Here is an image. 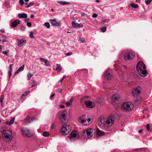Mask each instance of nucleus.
<instances>
[{"label": "nucleus", "instance_id": "obj_1", "mask_svg": "<svg viewBox=\"0 0 152 152\" xmlns=\"http://www.w3.org/2000/svg\"><path fill=\"white\" fill-rule=\"evenodd\" d=\"M115 122V119L113 115H109L107 118L106 121L103 116H101L98 119V122L99 127L102 129H106L107 125L111 126Z\"/></svg>", "mask_w": 152, "mask_h": 152}, {"label": "nucleus", "instance_id": "obj_2", "mask_svg": "<svg viewBox=\"0 0 152 152\" xmlns=\"http://www.w3.org/2000/svg\"><path fill=\"white\" fill-rule=\"evenodd\" d=\"M78 121L84 126L89 125L92 122V119L88 118L86 115L80 116L78 118Z\"/></svg>", "mask_w": 152, "mask_h": 152}, {"label": "nucleus", "instance_id": "obj_3", "mask_svg": "<svg viewBox=\"0 0 152 152\" xmlns=\"http://www.w3.org/2000/svg\"><path fill=\"white\" fill-rule=\"evenodd\" d=\"M1 132L3 135V138L4 141L8 142L12 139V133L10 130H3L1 131Z\"/></svg>", "mask_w": 152, "mask_h": 152}, {"label": "nucleus", "instance_id": "obj_4", "mask_svg": "<svg viewBox=\"0 0 152 152\" xmlns=\"http://www.w3.org/2000/svg\"><path fill=\"white\" fill-rule=\"evenodd\" d=\"M134 108V104L130 102H125L121 105V109L124 111H129Z\"/></svg>", "mask_w": 152, "mask_h": 152}, {"label": "nucleus", "instance_id": "obj_5", "mask_svg": "<svg viewBox=\"0 0 152 152\" xmlns=\"http://www.w3.org/2000/svg\"><path fill=\"white\" fill-rule=\"evenodd\" d=\"M95 132L94 129H89L84 130L83 132V135L85 138H89L92 137L93 134Z\"/></svg>", "mask_w": 152, "mask_h": 152}, {"label": "nucleus", "instance_id": "obj_6", "mask_svg": "<svg viewBox=\"0 0 152 152\" xmlns=\"http://www.w3.org/2000/svg\"><path fill=\"white\" fill-rule=\"evenodd\" d=\"M142 90V87L140 86H137L136 88H133L132 92V96L134 97L139 96L141 94V90Z\"/></svg>", "mask_w": 152, "mask_h": 152}, {"label": "nucleus", "instance_id": "obj_7", "mask_svg": "<svg viewBox=\"0 0 152 152\" xmlns=\"http://www.w3.org/2000/svg\"><path fill=\"white\" fill-rule=\"evenodd\" d=\"M71 130V128L69 125H64L61 127V133L64 135L67 134Z\"/></svg>", "mask_w": 152, "mask_h": 152}, {"label": "nucleus", "instance_id": "obj_8", "mask_svg": "<svg viewBox=\"0 0 152 152\" xmlns=\"http://www.w3.org/2000/svg\"><path fill=\"white\" fill-rule=\"evenodd\" d=\"M67 112L66 111H64L61 113L59 118L61 121L62 123H66L67 121Z\"/></svg>", "mask_w": 152, "mask_h": 152}, {"label": "nucleus", "instance_id": "obj_9", "mask_svg": "<svg viewBox=\"0 0 152 152\" xmlns=\"http://www.w3.org/2000/svg\"><path fill=\"white\" fill-rule=\"evenodd\" d=\"M136 69L139 74L142 77V61H139L136 65Z\"/></svg>", "mask_w": 152, "mask_h": 152}, {"label": "nucleus", "instance_id": "obj_10", "mask_svg": "<svg viewBox=\"0 0 152 152\" xmlns=\"http://www.w3.org/2000/svg\"><path fill=\"white\" fill-rule=\"evenodd\" d=\"M134 57V53L130 52L126 53L124 55V59L125 61L133 59Z\"/></svg>", "mask_w": 152, "mask_h": 152}, {"label": "nucleus", "instance_id": "obj_11", "mask_svg": "<svg viewBox=\"0 0 152 152\" xmlns=\"http://www.w3.org/2000/svg\"><path fill=\"white\" fill-rule=\"evenodd\" d=\"M21 131L22 134L25 137H30L32 135L30 130L27 128H23L21 129Z\"/></svg>", "mask_w": 152, "mask_h": 152}, {"label": "nucleus", "instance_id": "obj_12", "mask_svg": "<svg viewBox=\"0 0 152 152\" xmlns=\"http://www.w3.org/2000/svg\"><path fill=\"white\" fill-rule=\"evenodd\" d=\"M78 133L77 131H73L70 134L69 139L71 141L75 140L78 137Z\"/></svg>", "mask_w": 152, "mask_h": 152}, {"label": "nucleus", "instance_id": "obj_13", "mask_svg": "<svg viewBox=\"0 0 152 152\" xmlns=\"http://www.w3.org/2000/svg\"><path fill=\"white\" fill-rule=\"evenodd\" d=\"M104 78L107 80L111 79L113 76L111 74L107 71H106L103 74Z\"/></svg>", "mask_w": 152, "mask_h": 152}, {"label": "nucleus", "instance_id": "obj_14", "mask_svg": "<svg viewBox=\"0 0 152 152\" xmlns=\"http://www.w3.org/2000/svg\"><path fill=\"white\" fill-rule=\"evenodd\" d=\"M85 104L87 107L93 108L95 106L94 103L90 100L85 101Z\"/></svg>", "mask_w": 152, "mask_h": 152}, {"label": "nucleus", "instance_id": "obj_15", "mask_svg": "<svg viewBox=\"0 0 152 152\" xmlns=\"http://www.w3.org/2000/svg\"><path fill=\"white\" fill-rule=\"evenodd\" d=\"M120 98V95L118 94H115L113 95L112 97V103L114 102L115 103H118L119 99Z\"/></svg>", "mask_w": 152, "mask_h": 152}, {"label": "nucleus", "instance_id": "obj_16", "mask_svg": "<svg viewBox=\"0 0 152 152\" xmlns=\"http://www.w3.org/2000/svg\"><path fill=\"white\" fill-rule=\"evenodd\" d=\"M17 45L19 47H21L23 45V43L26 42V40L25 39H17Z\"/></svg>", "mask_w": 152, "mask_h": 152}, {"label": "nucleus", "instance_id": "obj_17", "mask_svg": "<svg viewBox=\"0 0 152 152\" xmlns=\"http://www.w3.org/2000/svg\"><path fill=\"white\" fill-rule=\"evenodd\" d=\"M50 22L52 25L55 26H59L61 25V23L57 22L55 19L50 20Z\"/></svg>", "mask_w": 152, "mask_h": 152}, {"label": "nucleus", "instance_id": "obj_18", "mask_svg": "<svg viewBox=\"0 0 152 152\" xmlns=\"http://www.w3.org/2000/svg\"><path fill=\"white\" fill-rule=\"evenodd\" d=\"M120 65L121 66V67H124L125 69H126L127 67L126 65L124 64H119V65H117V64H115L114 65V67L115 71L118 72L121 70V69L120 68Z\"/></svg>", "mask_w": 152, "mask_h": 152}, {"label": "nucleus", "instance_id": "obj_19", "mask_svg": "<svg viewBox=\"0 0 152 152\" xmlns=\"http://www.w3.org/2000/svg\"><path fill=\"white\" fill-rule=\"evenodd\" d=\"M72 25L73 27L77 28L82 27L83 26L82 24L80 23L78 24V23H76L75 21H73L72 22Z\"/></svg>", "mask_w": 152, "mask_h": 152}, {"label": "nucleus", "instance_id": "obj_20", "mask_svg": "<svg viewBox=\"0 0 152 152\" xmlns=\"http://www.w3.org/2000/svg\"><path fill=\"white\" fill-rule=\"evenodd\" d=\"M96 102L100 104H102L104 102V99L102 97H99L96 99Z\"/></svg>", "mask_w": 152, "mask_h": 152}, {"label": "nucleus", "instance_id": "obj_21", "mask_svg": "<svg viewBox=\"0 0 152 152\" xmlns=\"http://www.w3.org/2000/svg\"><path fill=\"white\" fill-rule=\"evenodd\" d=\"M20 20H15L12 23V26L14 28L16 27L17 25L20 23Z\"/></svg>", "mask_w": 152, "mask_h": 152}, {"label": "nucleus", "instance_id": "obj_22", "mask_svg": "<svg viewBox=\"0 0 152 152\" xmlns=\"http://www.w3.org/2000/svg\"><path fill=\"white\" fill-rule=\"evenodd\" d=\"M27 14L23 13H19L18 15V17L20 19L22 18H26L27 17Z\"/></svg>", "mask_w": 152, "mask_h": 152}, {"label": "nucleus", "instance_id": "obj_23", "mask_svg": "<svg viewBox=\"0 0 152 152\" xmlns=\"http://www.w3.org/2000/svg\"><path fill=\"white\" fill-rule=\"evenodd\" d=\"M35 119V118L34 117L33 118L31 119V120L30 119V118H28L26 119H24L23 121L25 124H27L30 123L31 121H33Z\"/></svg>", "mask_w": 152, "mask_h": 152}, {"label": "nucleus", "instance_id": "obj_24", "mask_svg": "<svg viewBox=\"0 0 152 152\" xmlns=\"http://www.w3.org/2000/svg\"><path fill=\"white\" fill-rule=\"evenodd\" d=\"M96 132V134L99 136H102L104 134V133L103 132L100 131L98 129H97Z\"/></svg>", "mask_w": 152, "mask_h": 152}, {"label": "nucleus", "instance_id": "obj_25", "mask_svg": "<svg viewBox=\"0 0 152 152\" xmlns=\"http://www.w3.org/2000/svg\"><path fill=\"white\" fill-rule=\"evenodd\" d=\"M15 120V117H14L12 118L10 121H7L6 122V124L8 125H11L12 124Z\"/></svg>", "mask_w": 152, "mask_h": 152}, {"label": "nucleus", "instance_id": "obj_26", "mask_svg": "<svg viewBox=\"0 0 152 152\" xmlns=\"http://www.w3.org/2000/svg\"><path fill=\"white\" fill-rule=\"evenodd\" d=\"M111 115H113V116L114 117V118H116L117 119L119 118V117L121 116V115L120 113L117 112L114 113L113 114H111Z\"/></svg>", "mask_w": 152, "mask_h": 152}, {"label": "nucleus", "instance_id": "obj_27", "mask_svg": "<svg viewBox=\"0 0 152 152\" xmlns=\"http://www.w3.org/2000/svg\"><path fill=\"white\" fill-rule=\"evenodd\" d=\"M57 2L62 5H66L70 4V3L66 1H58Z\"/></svg>", "mask_w": 152, "mask_h": 152}, {"label": "nucleus", "instance_id": "obj_28", "mask_svg": "<svg viewBox=\"0 0 152 152\" xmlns=\"http://www.w3.org/2000/svg\"><path fill=\"white\" fill-rule=\"evenodd\" d=\"M73 101V100L72 99H70L69 101L66 102L65 103L66 105L67 106H69L70 105H71L72 104V102Z\"/></svg>", "mask_w": 152, "mask_h": 152}, {"label": "nucleus", "instance_id": "obj_29", "mask_svg": "<svg viewBox=\"0 0 152 152\" xmlns=\"http://www.w3.org/2000/svg\"><path fill=\"white\" fill-rule=\"evenodd\" d=\"M61 69V67L59 64H57L56 65V70L57 72H59Z\"/></svg>", "mask_w": 152, "mask_h": 152}, {"label": "nucleus", "instance_id": "obj_30", "mask_svg": "<svg viewBox=\"0 0 152 152\" xmlns=\"http://www.w3.org/2000/svg\"><path fill=\"white\" fill-rule=\"evenodd\" d=\"M130 6L132 7H133V8H137L138 7V5L137 4H135L133 2L132 3L130 4Z\"/></svg>", "mask_w": 152, "mask_h": 152}, {"label": "nucleus", "instance_id": "obj_31", "mask_svg": "<svg viewBox=\"0 0 152 152\" xmlns=\"http://www.w3.org/2000/svg\"><path fill=\"white\" fill-rule=\"evenodd\" d=\"M42 134L44 137H47L50 134L49 132H44Z\"/></svg>", "mask_w": 152, "mask_h": 152}, {"label": "nucleus", "instance_id": "obj_32", "mask_svg": "<svg viewBox=\"0 0 152 152\" xmlns=\"http://www.w3.org/2000/svg\"><path fill=\"white\" fill-rule=\"evenodd\" d=\"M148 72L146 70H143V77L146 76Z\"/></svg>", "mask_w": 152, "mask_h": 152}, {"label": "nucleus", "instance_id": "obj_33", "mask_svg": "<svg viewBox=\"0 0 152 152\" xmlns=\"http://www.w3.org/2000/svg\"><path fill=\"white\" fill-rule=\"evenodd\" d=\"M100 29L103 32H104L106 31L107 28L106 26H104L101 28Z\"/></svg>", "mask_w": 152, "mask_h": 152}, {"label": "nucleus", "instance_id": "obj_34", "mask_svg": "<svg viewBox=\"0 0 152 152\" xmlns=\"http://www.w3.org/2000/svg\"><path fill=\"white\" fill-rule=\"evenodd\" d=\"M141 102L140 99H137L135 102V104L136 105H138Z\"/></svg>", "mask_w": 152, "mask_h": 152}, {"label": "nucleus", "instance_id": "obj_35", "mask_svg": "<svg viewBox=\"0 0 152 152\" xmlns=\"http://www.w3.org/2000/svg\"><path fill=\"white\" fill-rule=\"evenodd\" d=\"M34 4V2H31L29 3V4L25 6V8H28L30 7L31 6H32Z\"/></svg>", "mask_w": 152, "mask_h": 152}, {"label": "nucleus", "instance_id": "obj_36", "mask_svg": "<svg viewBox=\"0 0 152 152\" xmlns=\"http://www.w3.org/2000/svg\"><path fill=\"white\" fill-rule=\"evenodd\" d=\"M24 65L23 64L18 69L19 70H20V71H23L24 69Z\"/></svg>", "mask_w": 152, "mask_h": 152}, {"label": "nucleus", "instance_id": "obj_37", "mask_svg": "<svg viewBox=\"0 0 152 152\" xmlns=\"http://www.w3.org/2000/svg\"><path fill=\"white\" fill-rule=\"evenodd\" d=\"M44 25L48 28L50 27V24L48 22L45 23H44Z\"/></svg>", "mask_w": 152, "mask_h": 152}, {"label": "nucleus", "instance_id": "obj_38", "mask_svg": "<svg viewBox=\"0 0 152 152\" xmlns=\"http://www.w3.org/2000/svg\"><path fill=\"white\" fill-rule=\"evenodd\" d=\"M110 20L109 19H106L104 20H102V22L104 23H108Z\"/></svg>", "mask_w": 152, "mask_h": 152}, {"label": "nucleus", "instance_id": "obj_39", "mask_svg": "<svg viewBox=\"0 0 152 152\" xmlns=\"http://www.w3.org/2000/svg\"><path fill=\"white\" fill-rule=\"evenodd\" d=\"M103 88L104 89L107 90L108 89H109L110 88L109 87V86H107L106 85H105L104 84L103 86Z\"/></svg>", "mask_w": 152, "mask_h": 152}, {"label": "nucleus", "instance_id": "obj_40", "mask_svg": "<svg viewBox=\"0 0 152 152\" xmlns=\"http://www.w3.org/2000/svg\"><path fill=\"white\" fill-rule=\"evenodd\" d=\"M33 33L32 31L30 32L29 36L31 38H33L34 37L33 35Z\"/></svg>", "mask_w": 152, "mask_h": 152}, {"label": "nucleus", "instance_id": "obj_41", "mask_svg": "<svg viewBox=\"0 0 152 152\" xmlns=\"http://www.w3.org/2000/svg\"><path fill=\"white\" fill-rule=\"evenodd\" d=\"M23 0H20L19 3L21 6H22L24 4Z\"/></svg>", "mask_w": 152, "mask_h": 152}, {"label": "nucleus", "instance_id": "obj_42", "mask_svg": "<svg viewBox=\"0 0 152 152\" xmlns=\"http://www.w3.org/2000/svg\"><path fill=\"white\" fill-rule=\"evenodd\" d=\"M20 29L22 31H24L26 29V27L24 26H21L20 27Z\"/></svg>", "mask_w": 152, "mask_h": 152}, {"label": "nucleus", "instance_id": "obj_43", "mask_svg": "<svg viewBox=\"0 0 152 152\" xmlns=\"http://www.w3.org/2000/svg\"><path fill=\"white\" fill-rule=\"evenodd\" d=\"M151 0H145V3L147 4H148L151 2Z\"/></svg>", "mask_w": 152, "mask_h": 152}, {"label": "nucleus", "instance_id": "obj_44", "mask_svg": "<svg viewBox=\"0 0 152 152\" xmlns=\"http://www.w3.org/2000/svg\"><path fill=\"white\" fill-rule=\"evenodd\" d=\"M40 60L41 61L43 62L44 63L47 61V60L44 58H40Z\"/></svg>", "mask_w": 152, "mask_h": 152}, {"label": "nucleus", "instance_id": "obj_45", "mask_svg": "<svg viewBox=\"0 0 152 152\" xmlns=\"http://www.w3.org/2000/svg\"><path fill=\"white\" fill-rule=\"evenodd\" d=\"M79 41L82 43H83L85 42L84 39H80Z\"/></svg>", "mask_w": 152, "mask_h": 152}, {"label": "nucleus", "instance_id": "obj_46", "mask_svg": "<svg viewBox=\"0 0 152 152\" xmlns=\"http://www.w3.org/2000/svg\"><path fill=\"white\" fill-rule=\"evenodd\" d=\"M45 65L47 66H49L50 65L49 62L48 60H47V61L45 62Z\"/></svg>", "mask_w": 152, "mask_h": 152}, {"label": "nucleus", "instance_id": "obj_47", "mask_svg": "<svg viewBox=\"0 0 152 152\" xmlns=\"http://www.w3.org/2000/svg\"><path fill=\"white\" fill-rule=\"evenodd\" d=\"M98 16V15L95 13L93 14L92 17L94 18H96Z\"/></svg>", "mask_w": 152, "mask_h": 152}, {"label": "nucleus", "instance_id": "obj_48", "mask_svg": "<svg viewBox=\"0 0 152 152\" xmlns=\"http://www.w3.org/2000/svg\"><path fill=\"white\" fill-rule=\"evenodd\" d=\"M146 127V129H147V130L148 131H150V126L149 124H148L147 125Z\"/></svg>", "mask_w": 152, "mask_h": 152}, {"label": "nucleus", "instance_id": "obj_49", "mask_svg": "<svg viewBox=\"0 0 152 152\" xmlns=\"http://www.w3.org/2000/svg\"><path fill=\"white\" fill-rule=\"evenodd\" d=\"M2 41V43H3L4 42H6L7 41L6 39H3L2 40H1V39H0V42H1V41Z\"/></svg>", "mask_w": 152, "mask_h": 152}, {"label": "nucleus", "instance_id": "obj_50", "mask_svg": "<svg viewBox=\"0 0 152 152\" xmlns=\"http://www.w3.org/2000/svg\"><path fill=\"white\" fill-rule=\"evenodd\" d=\"M27 25L28 27H31V23L30 22H27Z\"/></svg>", "mask_w": 152, "mask_h": 152}, {"label": "nucleus", "instance_id": "obj_51", "mask_svg": "<svg viewBox=\"0 0 152 152\" xmlns=\"http://www.w3.org/2000/svg\"><path fill=\"white\" fill-rule=\"evenodd\" d=\"M12 72V71L10 70V71H9V72H8V74H9V78L11 77V75H12V73H11Z\"/></svg>", "mask_w": 152, "mask_h": 152}, {"label": "nucleus", "instance_id": "obj_52", "mask_svg": "<svg viewBox=\"0 0 152 152\" xmlns=\"http://www.w3.org/2000/svg\"><path fill=\"white\" fill-rule=\"evenodd\" d=\"M27 76L28 78H31L32 77V75H31V74L30 73H29L28 74Z\"/></svg>", "mask_w": 152, "mask_h": 152}, {"label": "nucleus", "instance_id": "obj_53", "mask_svg": "<svg viewBox=\"0 0 152 152\" xmlns=\"http://www.w3.org/2000/svg\"><path fill=\"white\" fill-rule=\"evenodd\" d=\"M59 107L61 108H64L65 107V106L62 104H60L59 106Z\"/></svg>", "mask_w": 152, "mask_h": 152}, {"label": "nucleus", "instance_id": "obj_54", "mask_svg": "<svg viewBox=\"0 0 152 152\" xmlns=\"http://www.w3.org/2000/svg\"><path fill=\"white\" fill-rule=\"evenodd\" d=\"M29 21V19L28 18H26L25 19V21L26 22H28Z\"/></svg>", "mask_w": 152, "mask_h": 152}, {"label": "nucleus", "instance_id": "obj_55", "mask_svg": "<svg viewBox=\"0 0 152 152\" xmlns=\"http://www.w3.org/2000/svg\"><path fill=\"white\" fill-rule=\"evenodd\" d=\"M20 72V71L19 70V69H18L17 71L15 72V74H18V73Z\"/></svg>", "mask_w": 152, "mask_h": 152}, {"label": "nucleus", "instance_id": "obj_56", "mask_svg": "<svg viewBox=\"0 0 152 152\" xmlns=\"http://www.w3.org/2000/svg\"><path fill=\"white\" fill-rule=\"evenodd\" d=\"M146 67L145 64L143 63V70H146Z\"/></svg>", "mask_w": 152, "mask_h": 152}, {"label": "nucleus", "instance_id": "obj_57", "mask_svg": "<svg viewBox=\"0 0 152 152\" xmlns=\"http://www.w3.org/2000/svg\"><path fill=\"white\" fill-rule=\"evenodd\" d=\"M72 53L71 52L67 53H66V56H69L72 54Z\"/></svg>", "mask_w": 152, "mask_h": 152}, {"label": "nucleus", "instance_id": "obj_58", "mask_svg": "<svg viewBox=\"0 0 152 152\" xmlns=\"http://www.w3.org/2000/svg\"><path fill=\"white\" fill-rule=\"evenodd\" d=\"M12 66H13L12 64H11L10 65L9 67H10V70L11 71H12Z\"/></svg>", "mask_w": 152, "mask_h": 152}, {"label": "nucleus", "instance_id": "obj_59", "mask_svg": "<svg viewBox=\"0 0 152 152\" xmlns=\"http://www.w3.org/2000/svg\"><path fill=\"white\" fill-rule=\"evenodd\" d=\"M2 53L4 54H5V55H7V52L6 51H2Z\"/></svg>", "mask_w": 152, "mask_h": 152}, {"label": "nucleus", "instance_id": "obj_60", "mask_svg": "<svg viewBox=\"0 0 152 152\" xmlns=\"http://www.w3.org/2000/svg\"><path fill=\"white\" fill-rule=\"evenodd\" d=\"M142 129H141L140 130H139L138 131V132L139 133H142Z\"/></svg>", "mask_w": 152, "mask_h": 152}, {"label": "nucleus", "instance_id": "obj_61", "mask_svg": "<svg viewBox=\"0 0 152 152\" xmlns=\"http://www.w3.org/2000/svg\"><path fill=\"white\" fill-rule=\"evenodd\" d=\"M30 17L31 18L33 19L34 18V16L33 14H31V15Z\"/></svg>", "mask_w": 152, "mask_h": 152}, {"label": "nucleus", "instance_id": "obj_62", "mask_svg": "<svg viewBox=\"0 0 152 152\" xmlns=\"http://www.w3.org/2000/svg\"><path fill=\"white\" fill-rule=\"evenodd\" d=\"M0 31L2 33H4V32H5V31H4V29H1L0 30Z\"/></svg>", "mask_w": 152, "mask_h": 152}, {"label": "nucleus", "instance_id": "obj_63", "mask_svg": "<svg viewBox=\"0 0 152 152\" xmlns=\"http://www.w3.org/2000/svg\"><path fill=\"white\" fill-rule=\"evenodd\" d=\"M27 95V94L24 93V94H23L22 95V97H23V96H25Z\"/></svg>", "mask_w": 152, "mask_h": 152}, {"label": "nucleus", "instance_id": "obj_64", "mask_svg": "<svg viewBox=\"0 0 152 152\" xmlns=\"http://www.w3.org/2000/svg\"><path fill=\"white\" fill-rule=\"evenodd\" d=\"M85 15V14L84 13H82L81 14V16L82 17H84Z\"/></svg>", "mask_w": 152, "mask_h": 152}]
</instances>
